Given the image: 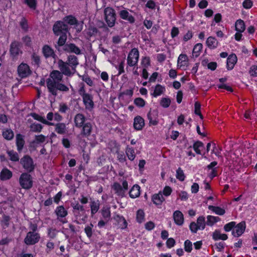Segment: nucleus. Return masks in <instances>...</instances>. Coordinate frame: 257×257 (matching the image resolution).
Returning a JSON list of instances; mask_svg holds the SVG:
<instances>
[{"label":"nucleus","instance_id":"nucleus-35","mask_svg":"<svg viewBox=\"0 0 257 257\" xmlns=\"http://www.w3.org/2000/svg\"><path fill=\"white\" fill-rule=\"evenodd\" d=\"M101 214L106 221H108L110 217V208L107 207H104L101 210Z\"/></svg>","mask_w":257,"mask_h":257},{"label":"nucleus","instance_id":"nucleus-14","mask_svg":"<svg viewBox=\"0 0 257 257\" xmlns=\"http://www.w3.org/2000/svg\"><path fill=\"white\" fill-rule=\"evenodd\" d=\"M245 229V223L244 221H242L235 225L234 228L232 231V235L235 237L240 236L244 231Z\"/></svg>","mask_w":257,"mask_h":257},{"label":"nucleus","instance_id":"nucleus-31","mask_svg":"<svg viewBox=\"0 0 257 257\" xmlns=\"http://www.w3.org/2000/svg\"><path fill=\"white\" fill-rule=\"evenodd\" d=\"M206 45L210 49H214L217 47L218 45V41L213 37H209L206 40Z\"/></svg>","mask_w":257,"mask_h":257},{"label":"nucleus","instance_id":"nucleus-62","mask_svg":"<svg viewBox=\"0 0 257 257\" xmlns=\"http://www.w3.org/2000/svg\"><path fill=\"white\" fill-rule=\"evenodd\" d=\"M69 110L68 105L64 103H61L59 104V111L61 113H66Z\"/></svg>","mask_w":257,"mask_h":257},{"label":"nucleus","instance_id":"nucleus-22","mask_svg":"<svg viewBox=\"0 0 257 257\" xmlns=\"http://www.w3.org/2000/svg\"><path fill=\"white\" fill-rule=\"evenodd\" d=\"M13 176L11 171L7 168L2 169L0 173V179L2 181H6L10 179Z\"/></svg>","mask_w":257,"mask_h":257},{"label":"nucleus","instance_id":"nucleus-12","mask_svg":"<svg viewBox=\"0 0 257 257\" xmlns=\"http://www.w3.org/2000/svg\"><path fill=\"white\" fill-rule=\"evenodd\" d=\"M19 76L22 78L27 77L30 74L29 66L27 64L22 63L18 68Z\"/></svg>","mask_w":257,"mask_h":257},{"label":"nucleus","instance_id":"nucleus-44","mask_svg":"<svg viewBox=\"0 0 257 257\" xmlns=\"http://www.w3.org/2000/svg\"><path fill=\"white\" fill-rule=\"evenodd\" d=\"M164 90L165 88L164 87L159 84L157 85L153 93L154 96L157 97L160 95L164 92Z\"/></svg>","mask_w":257,"mask_h":257},{"label":"nucleus","instance_id":"nucleus-57","mask_svg":"<svg viewBox=\"0 0 257 257\" xmlns=\"http://www.w3.org/2000/svg\"><path fill=\"white\" fill-rule=\"evenodd\" d=\"M184 249L187 252H190L192 249V243L189 240H186L184 242Z\"/></svg>","mask_w":257,"mask_h":257},{"label":"nucleus","instance_id":"nucleus-16","mask_svg":"<svg viewBox=\"0 0 257 257\" xmlns=\"http://www.w3.org/2000/svg\"><path fill=\"white\" fill-rule=\"evenodd\" d=\"M82 97L86 108L91 109L93 107V97L91 94L88 93L83 94V96Z\"/></svg>","mask_w":257,"mask_h":257},{"label":"nucleus","instance_id":"nucleus-64","mask_svg":"<svg viewBox=\"0 0 257 257\" xmlns=\"http://www.w3.org/2000/svg\"><path fill=\"white\" fill-rule=\"evenodd\" d=\"M250 75L253 77L257 76V66L252 65L250 67L249 71Z\"/></svg>","mask_w":257,"mask_h":257},{"label":"nucleus","instance_id":"nucleus-13","mask_svg":"<svg viewBox=\"0 0 257 257\" xmlns=\"http://www.w3.org/2000/svg\"><path fill=\"white\" fill-rule=\"evenodd\" d=\"M148 118L149 120L150 125H156L158 124V112L157 110H150L147 114Z\"/></svg>","mask_w":257,"mask_h":257},{"label":"nucleus","instance_id":"nucleus-47","mask_svg":"<svg viewBox=\"0 0 257 257\" xmlns=\"http://www.w3.org/2000/svg\"><path fill=\"white\" fill-rule=\"evenodd\" d=\"M31 116L35 120H38L44 124H48V120L44 119L42 116L36 113H31Z\"/></svg>","mask_w":257,"mask_h":257},{"label":"nucleus","instance_id":"nucleus-17","mask_svg":"<svg viewBox=\"0 0 257 257\" xmlns=\"http://www.w3.org/2000/svg\"><path fill=\"white\" fill-rule=\"evenodd\" d=\"M16 144L17 150L20 153L22 151L25 144L24 136L21 134H17L16 137Z\"/></svg>","mask_w":257,"mask_h":257},{"label":"nucleus","instance_id":"nucleus-38","mask_svg":"<svg viewBox=\"0 0 257 257\" xmlns=\"http://www.w3.org/2000/svg\"><path fill=\"white\" fill-rule=\"evenodd\" d=\"M208 209L213 212H215L216 214L219 215H223L225 211V210L218 206H214L210 205L208 207Z\"/></svg>","mask_w":257,"mask_h":257},{"label":"nucleus","instance_id":"nucleus-20","mask_svg":"<svg viewBox=\"0 0 257 257\" xmlns=\"http://www.w3.org/2000/svg\"><path fill=\"white\" fill-rule=\"evenodd\" d=\"M173 219L178 225H182L184 223V216L180 211L176 210L174 212Z\"/></svg>","mask_w":257,"mask_h":257},{"label":"nucleus","instance_id":"nucleus-21","mask_svg":"<svg viewBox=\"0 0 257 257\" xmlns=\"http://www.w3.org/2000/svg\"><path fill=\"white\" fill-rule=\"evenodd\" d=\"M145 125L144 119L140 116H137L134 118V126L135 130L140 131L142 130Z\"/></svg>","mask_w":257,"mask_h":257},{"label":"nucleus","instance_id":"nucleus-5","mask_svg":"<svg viewBox=\"0 0 257 257\" xmlns=\"http://www.w3.org/2000/svg\"><path fill=\"white\" fill-rule=\"evenodd\" d=\"M206 226L205 217L199 216L197 219V222H192L190 224V229L192 232L196 233L198 230H203Z\"/></svg>","mask_w":257,"mask_h":257},{"label":"nucleus","instance_id":"nucleus-45","mask_svg":"<svg viewBox=\"0 0 257 257\" xmlns=\"http://www.w3.org/2000/svg\"><path fill=\"white\" fill-rule=\"evenodd\" d=\"M203 46L201 43H198L195 45L193 49V55L195 56V57H197L199 54L200 52L202 49Z\"/></svg>","mask_w":257,"mask_h":257},{"label":"nucleus","instance_id":"nucleus-46","mask_svg":"<svg viewBox=\"0 0 257 257\" xmlns=\"http://www.w3.org/2000/svg\"><path fill=\"white\" fill-rule=\"evenodd\" d=\"M8 154L10 157V159L13 162H17L19 160L18 154L13 150L9 151Z\"/></svg>","mask_w":257,"mask_h":257},{"label":"nucleus","instance_id":"nucleus-2","mask_svg":"<svg viewBox=\"0 0 257 257\" xmlns=\"http://www.w3.org/2000/svg\"><path fill=\"white\" fill-rule=\"evenodd\" d=\"M22 44L16 41L12 42L10 45V54L13 60H18L19 56L23 54Z\"/></svg>","mask_w":257,"mask_h":257},{"label":"nucleus","instance_id":"nucleus-6","mask_svg":"<svg viewBox=\"0 0 257 257\" xmlns=\"http://www.w3.org/2000/svg\"><path fill=\"white\" fill-rule=\"evenodd\" d=\"M21 164L23 167L28 172L31 173L33 172L35 169V165L34 164L32 158L28 155L24 156L21 159Z\"/></svg>","mask_w":257,"mask_h":257},{"label":"nucleus","instance_id":"nucleus-53","mask_svg":"<svg viewBox=\"0 0 257 257\" xmlns=\"http://www.w3.org/2000/svg\"><path fill=\"white\" fill-rule=\"evenodd\" d=\"M67 35L66 34H63L60 35V37L58 39V45L59 46H64L65 45V43L67 40Z\"/></svg>","mask_w":257,"mask_h":257},{"label":"nucleus","instance_id":"nucleus-54","mask_svg":"<svg viewBox=\"0 0 257 257\" xmlns=\"http://www.w3.org/2000/svg\"><path fill=\"white\" fill-rule=\"evenodd\" d=\"M176 178L181 181H183L185 179V176L183 171L180 168H179L176 171Z\"/></svg>","mask_w":257,"mask_h":257},{"label":"nucleus","instance_id":"nucleus-25","mask_svg":"<svg viewBox=\"0 0 257 257\" xmlns=\"http://www.w3.org/2000/svg\"><path fill=\"white\" fill-rule=\"evenodd\" d=\"M81 135L84 137H88L92 132V124L90 122H86L82 126Z\"/></svg>","mask_w":257,"mask_h":257},{"label":"nucleus","instance_id":"nucleus-39","mask_svg":"<svg viewBox=\"0 0 257 257\" xmlns=\"http://www.w3.org/2000/svg\"><path fill=\"white\" fill-rule=\"evenodd\" d=\"M244 22L241 20H238L235 23V30L239 32H243L245 30Z\"/></svg>","mask_w":257,"mask_h":257},{"label":"nucleus","instance_id":"nucleus-32","mask_svg":"<svg viewBox=\"0 0 257 257\" xmlns=\"http://www.w3.org/2000/svg\"><path fill=\"white\" fill-rule=\"evenodd\" d=\"M90 207L91 208V214L93 215L99 209V202L98 200H91L90 201Z\"/></svg>","mask_w":257,"mask_h":257},{"label":"nucleus","instance_id":"nucleus-18","mask_svg":"<svg viewBox=\"0 0 257 257\" xmlns=\"http://www.w3.org/2000/svg\"><path fill=\"white\" fill-rule=\"evenodd\" d=\"M86 118L81 113H77L74 117V121L77 127H81L85 123Z\"/></svg>","mask_w":257,"mask_h":257},{"label":"nucleus","instance_id":"nucleus-3","mask_svg":"<svg viewBox=\"0 0 257 257\" xmlns=\"http://www.w3.org/2000/svg\"><path fill=\"white\" fill-rule=\"evenodd\" d=\"M105 20L108 27L111 28L114 26L116 18L114 10L109 7L104 11Z\"/></svg>","mask_w":257,"mask_h":257},{"label":"nucleus","instance_id":"nucleus-8","mask_svg":"<svg viewBox=\"0 0 257 257\" xmlns=\"http://www.w3.org/2000/svg\"><path fill=\"white\" fill-rule=\"evenodd\" d=\"M53 30L56 35L59 36L67 34L68 32V27L63 22L58 21L54 24Z\"/></svg>","mask_w":257,"mask_h":257},{"label":"nucleus","instance_id":"nucleus-36","mask_svg":"<svg viewBox=\"0 0 257 257\" xmlns=\"http://www.w3.org/2000/svg\"><path fill=\"white\" fill-rule=\"evenodd\" d=\"M220 218L219 217L208 215L207 217V225L209 226H212L216 222L219 221Z\"/></svg>","mask_w":257,"mask_h":257},{"label":"nucleus","instance_id":"nucleus-23","mask_svg":"<svg viewBox=\"0 0 257 257\" xmlns=\"http://www.w3.org/2000/svg\"><path fill=\"white\" fill-rule=\"evenodd\" d=\"M55 213L57 216V219L64 218L66 217L68 214V212L66 209H65L63 206H59L56 207Z\"/></svg>","mask_w":257,"mask_h":257},{"label":"nucleus","instance_id":"nucleus-10","mask_svg":"<svg viewBox=\"0 0 257 257\" xmlns=\"http://www.w3.org/2000/svg\"><path fill=\"white\" fill-rule=\"evenodd\" d=\"M58 66L60 70L61 71V73L66 76H70L75 72V71H73L72 68L69 66L68 63L66 62H63L61 59H58Z\"/></svg>","mask_w":257,"mask_h":257},{"label":"nucleus","instance_id":"nucleus-59","mask_svg":"<svg viewBox=\"0 0 257 257\" xmlns=\"http://www.w3.org/2000/svg\"><path fill=\"white\" fill-rule=\"evenodd\" d=\"M134 103L139 107H143L145 105V101L143 98L138 97L135 99Z\"/></svg>","mask_w":257,"mask_h":257},{"label":"nucleus","instance_id":"nucleus-55","mask_svg":"<svg viewBox=\"0 0 257 257\" xmlns=\"http://www.w3.org/2000/svg\"><path fill=\"white\" fill-rule=\"evenodd\" d=\"M171 103V100L169 98H162L160 101V105L164 107L167 108Z\"/></svg>","mask_w":257,"mask_h":257},{"label":"nucleus","instance_id":"nucleus-34","mask_svg":"<svg viewBox=\"0 0 257 257\" xmlns=\"http://www.w3.org/2000/svg\"><path fill=\"white\" fill-rule=\"evenodd\" d=\"M3 137L7 140H12L14 137L13 131L11 129H6L3 132Z\"/></svg>","mask_w":257,"mask_h":257},{"label":"nucleus","instance_id":"nucleus-11","mask_svg":"<svg viewBox=\"0 0 257 257\" xmlns=\"http://www.w3.org/2000/svg\"><path fill=\"white\" fill-rule=\"evenodd\" d=\"M112 188L115 191V193L118 196H123L125 191L128 189V184L126 181L122 182V187L118 183H114Z\"/></svg>","mask_w":257,"mask_h":257},{"label":"nucleus","instance_id":"nucleus-19","mask_svg":"<svg viewBox=\"0 0 257 257\" xmlns=\"http://www.w3.org/2000/svg\"><path fill=\"white\" fill-rule=\"evenodd\" d=\"M66 62L73 71H76V67L79 64L78 58L76 56L74 55L69 56Z\"/></svg>","mask_w":257,"mask_h":257},{"label":"nucleus","instance_id":"nucleus-52","mask_svg":"<svg viewBox=\"0 0 257 257\" xmlns=\"http://www.w3.org/2000/svg\"><path fill=\"white\" fill-rule=\"evenodd\" d=\"M32 60L33 65H36L37 67L40 64V58L35 53H34L32 55Z\"/></svg>","mask_w":257,"mask_h":257},{"label":"nucleus","instance_id":"nucleus-51","mask_svg":"<svg viewBox=\"0 0 257 257\" xmlns=\"http://www.w3.org/2000/svg\"><path fill=\"white\" fill-rule=\"evenodd\" d=\"M64 20L66 23L70 25H74L77 21L76 18L72 16L66 17L64 18Z\"/></svg>","mask_w":257,"mask_h":257},{"label":"nucleus","instance_id":"nucleus-42","mask_svg":"<svg viewBox=\"0 0 257 257\" xmlns=\"http://www.w3.org/2000/svg\"><path fill=\"white\" fill-rule=\"evenodd\" d=\"M204 147L203 143L200 141L195 142L193 145V148L197 154H201V148Z\"/></svg>","mask_w":257,"mask_h":257},{"label":"nucleus","instance_id":"nucleus-50","mask_svg":"<svg viewBox=\"0 0 257 257\" xmlns=\"http://www.w3.org/2000/svg\"><path fill=\"white\" fill-rule=\"evenodd\" d=\"M24 3L32 10H35L37 8V0H25Z\"/></svg>","mask_w":257,"mask_h":257},{"label":"nucleus","instance_id":"nucleus-24","mask_svg":"<svg viewBox=\"0 0 257 257\" xmlns=\"http://www.w3.org/2000/svg\"><path fill=\"white\" fill-rule=\"evenodd\" d=\"M152 200L156 205H161L165 201V198L163 196L162 192H159V193L155 194L152 196Z\"/></svg>","mask_w":257,"mask_h":257},{"label":"nucleus","instance_id":"nucleus-37","mask_svg":"<svg viewBox=\"0 0 257 257\" xmlns=\"http://www.w3.org/2000/svg\"><path fill=\"white\" fill-rule=\"evenodd\" d=\"M55 131L59 134H64L66 132V125L64 123H58L55 125Z\"/></svg>","mask_w":257,"mask_h":257},{"label":"nucleus","instance_id":"nucleus-28","mask_svg":"<svg viewBox=\"0 0 257 257\" xmlns=\"http://www.w3.org/2000/svg\"><path fill=\"white\" fill-rule=\"evenodd\" d=\"M188 61V58L186 54H181L179 55L178 58L177 66L179 68L187 66Z\"/></svg>","mask_w":257,"mask_h":257},{"label":"nucleus","instance_id":"nucleus-56","mask_svg":"<svg viewBox=\"0 0 257 257\" xmlns=\"http://www.w3.org/2000/svg\"><path fill=\"white\" fill-rule=\"evenodd\" d=\"M53 119L59 121L62 120V117L58 113L53 114L52 112H49V120H52Z\"/></svg>","mask_w":257,"mask_h":257},{"label":"nucleus","instance_id":"nucleus-1","mask_svg":"<svg viewBox=\"0 0 257 257\" xmlns=\"http://www.w3.org/2000/svg\"><path fill=\"white\" fill-rule=\"evenodd\" d=\"M50 76L52 80H49V92L54 95H57V91L63 92L69 91V88L65 85L60 83L62 80L63 75L58 70H53Z\"/></svg>","mask_w":257,"mask_h":257},{"label":"nucleus","instance_id":"nucleus-15","mask_svg":"<svg viewBox=\"0 0 257 257\" xmlns=\"http://www.w3.org/2000/svg\"><path fill=\"white\" fill-rule=\"evenodd\" d=\"M63 50L66 52L73 53L76 55L81 54L80 49L73 43L66 44L65 45H64Z\"/></svg>","mask_w":257,"mask_h":257},{"label":"nucleus","instance_id":"nucleus-61","mask_svg":"<svg viewBox=\"0 0 257 257\" xmlns=\"http://www.w3.org/2000/svg\"><path fill=\"white\" fill-rule=\"evenodd\" d=\"M45 140V137L43 135H36L35 136V140L34 143L37 144H40L44 142Z\"/></svg>","mask_w":257,"mask_h":257},{"label":"nucleus","instance_id":"nucleus-48","mask_svg":"<svg viewBox=\"0 0 257 257\" xmlns=\"http://www.w3.org/2000/svg\"><path fill=\"white\" fill-rule=\"evenodd\" d=\"M20 26L21 29L25 32H27L29 29V26L28 21L27 19L23 17L22 18L21 21L20 22Z\"/></svg>","mask_w":257,"mask_h":257},{"label":"nucleus","instance_id":"nucleus-30","mask_svg":"<svg viewBox=\"0 0 257 257\" xmlns=\"http://www.w3.org/2000/svg\"><path fill=\"white\" fill-rule=\"evenodd\" d=\"M140 187L138 185H135L130 191V196L132 198H135L139 196L140 194Z\"/></svg>","mask_w":257,"mask_h":257},{"label":"nucleus","instance_id":"nucleus-9","mask_svg":"<svg viewBox=\"0 0 257 257\" xmlns=\"http://www.w3.org/2000/svg\"><path fill=\"white\" fill-rule=\"evenodd\" d=\"M40 234L37 232L29 231L24 239V242L28 245L37 243L40 239Z\"/></svg>","mask_w":257,"mask_h":257},{"label":"nucleus","instance_id":"nucleus-60","mask_svg":"<svg viewBox=\"0 0 257 257\" xmlns=\"http://www.w3.org/2000/svg\"><path fill=\"white\" fill-rule=\"evenodd\" d=\"M201 104L198 102L195 103V113L200 116L201 119L203 118V116L200 112Z\"/></svg>","mask_w":257,"mask_h":257},{"label":"nucleus","instance_id":"nucleus-26","mask_svg":"<svg viewBox=\"0 0 257 257\" xmlns=\"http://www.w3.org/2000/svg\"><path fill=\"white\" fill-rule=\"evenodd\" d=\"M120 18L123 20L128 21L131 23L135 22L134 17L131 15L126 10H121L119 12Z\"/></svg>","mask_w":257,"mask_h":257},{"label":"nucleus","instance_id":"nucleus-63","mask_svg":"<svg viewBox=\"0 0 257 257\" xmlns=\"http://www.w3.org/2000/svg\"><path fill=\"white\" fill-rule=\"evenodd\" d=\"M72 206L73 209L74 210V212H75V211L76 210H78V211H81L83 212H84L85 211V209H84L83 206L80 205L78 203H76V204H72Z\"/></svg>","mask_w":257,"mask_h":257},{"label":"nucleus","instance_id":"nucleus-41","mask_svg":"<svg viewBox=\"0 0 257 257\" xmlns=\"http://www.w3.org/2000/svg\"><path fill=\"white\" fill-rule=\"evenodd\" d=\"M30 131L35 133H39L42 129V125L40 123H33L30 126Z\"/></svg>","mask_w":257,"mask_h":257},{"label":"nucleus","instance_id":"nucleus-49","mask_svg":"<svg viewBox=\"0 0 257 257\" xmlns=\"http://www.w3.org/2000/svg\"><path fill=\"white\" fill-rule=\"evenodd\" d=\"M136 219L139 223H142L144 221L145 213L143 210L139 209L138 210Z\"/></svg>","mask_w":257,"mask_h":257},{"label":"nucleus","instance_id":"nucleus-43","mask_svg":"<svg viewBox=\"0 0 257 257\" xmlns=\"http://www.w3.org/2000/svg\"><path fill=\"white\" fill-rule=\"evenodd\" d=\"M93 225L91 223L89 225H87L84 228V232L86 234V236L88 238L91 237L93 232Z\"/></svg>","mask_w":257,"mask_h":257},{"label":"nucleus","instance_id":"nucleus-33","mask_svg":"<svg viewBox=\"0 0 257 257\" xmlns=\"http://www.w3.org/2000/svg\"><path fill=\"white\" fill-rule=\"evenodd\" d=\"M125 154L128 158V159L131 161H133L136 158V154L135 150L129 146H127L126 147L125 150Z\"/></svg>","mask_w":257,"mask_h":257},{"label":"nucleus","instance_id":"nucleus-7","mask_svg":"<svg viewBox=\"0 0 257 257\" xmlns=\"http://www.w3.org/2000/svg\"><path fill=\"white\" fill-rule=\"evenodd\" d=\"M139 52L137 48H133L129 53L127 58V65L131 67L136 66L139 61Z\"/></svg>","mask_w":257,"mask_h":257},{"label":"nucleus","instance_id":"nucleus-4","mask_svg":"<svg viewBox=\"0 0 257 257\" xmlns=\"http://www.w3.org/2000/svg\"><path fill=\"white\" fill-rule=\"evenodd\" d=\"M21 186L25 189H29L33 186L32 178L28 173H23L19 179Z\"/></svg>","mask_w":257,"mask_h":257},{"label":"nucleus","instance_id":"nucleus-58","mask_svg":"<svg viewBox=\"0 0 257 257\" xmlns=\"http://www.w3.org/2000/svg\"><path fill=\"white\" fill-rule=\"evenodd\" d=\"M141 64L143 65V68H148L150 65V59L148 57H144L141 62Z\"/></svg>","mask_w":257,"mask_h":257},{"label":"nucleus","instance_id":"nucleus-40","mask_svg":"<svg viewBox=\"0 0 257 257\" xmlns=\"http://www.w3.org/2000/svg\"><path fill=\"white\" fill-rule=\"evenodd\" d=\"M11 218L9 216L4 215L3 216V219L1 221V225L3 229H6L10 225V221Z\"/></svg>","mask_w":257,"mask_h":257},{"label":"nucleus","instance_id":"nucleus-27","mask_svg":"<svg viewBox=\"0 0 257 257\" xmlns=\"http://www.w3.org/2000/svg\"><path fill=\"white\" fill-rule=\"evenodd\" d=\"M237 57L235 54H231L227 59V68L228 70H231L233 68L234 65L237 62Z\"/></svg>","mask_w":257,"mask_h":257},{"label":"nucleus","instance_id":"nucleus-29","mask_svg":"<svg viewBox=\"0 0 257 257\" xmlns=\"http://www.w3.org/2000/svg\"><path fill=\"white\" fill-rule=\"evenodd\" d=\"M212 238L214 240H217L221 239L225 240L227 239L228 237L226 234H221L218 230H215L212 234Z\"/></svg>","mask_w":257,"mask_h":257}]
</instances>
